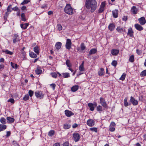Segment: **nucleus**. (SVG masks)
Masks as SVG:
<instances>
[{"label": "nucleus", "mask_w": 146, "mask_h": 146, "mask_svg": "<svg viewBox=\"0 0 146 146\" xmlns=\"http://www.w3.org/2000/svg\"><path fill=\"white\" fill-rule=\"evenodd\" d=\"M64 10L65 13L69 15H71L73 13V9L69 4L66 5L64 8Z\"/></svg>", "instance_id": "1"}, {"label": "nucleus", "mask_w": 146, "mask_h": 146, "mask_svg": "<svg viewBox=\"0 0 146 146\" xmlns=\"http://www.w3.org/2000/svg\"><path fill=\"white\" fill-rule=\"evenodd\" d=\"M72 42L70 39H67L65 45V46L66 48L68 50H70Z\"/></svg>", "instance_id": "2"}, {"label": "nucleus", "mask_w": 146, "mask_h": 146, "mask_svg": "<svg viewBox=\"0 0 146 146\" xmlns=\"http://www.w3.org/2000/svg\"><path fill=\"white\" fill-rule=\"evenodd\" d=\"M105 5L106 3L105 2H102L101 3L100 8L98 10L99 13H101L104 11Z\"/></svg>", "instance_id": "3"}, {"label": "nucleus", "mask_w": 146, "mask_h": 146, "mask_svg": "<svg viewBox=\"0 0 146 146\" xmlns=\"http://www.w3.org/2000/svg\"><path fill=\"white\" fill-rule=\"evenodd\" d=\"M100 103L102 106L105 108L107 107V104L105 99L102 98H100Z\"/></svg>", "instance_id": "4"}, {"label": "nucleus", "mask_w": 146, "mask_h": 146, "mask_svg": "<svg viewBox=\"0 0 146 146\" xmlns=\"http://www.w3.org/2000/svg\"><path fill=\"white\" fill-rule=\"evenodd\" d=\"M73 136L74 140L75 142H77L79 140L80 137L79 133H74L73 134Z\"/></svg>", "instance_id": "5"}, {"label": "nucleus", "mask_w": 146, "mask_h": 146, "mask_svg": "<svg viewBox=\"0 0 146 146\" xmlns=\"http://www.w3.org/2000/svg\"><path fill=\"white\" fill-rule=\"evenodd\" d=\"M97 4V2L95 0H92V12L96 9Z\"/></svg>", "instance_id": "6"}, {"label": "nucleus", "mask_w": 146, "mask_h": 146, "mask_svg": "<svg viewBox=\"0 0 146 146\" xmlns=\"http://www.w3.org/2000/svg\"><path fill=\"white\" fill-rule=\"evenodd\" d=\"M35 94L36 96L37 97L40 98H42L44 96V94L42 92L37 91L35 92Z\"/></svg>", "instance_id": "7"}, {"label": "nucleus", "mask_w": 146, "mask_h": 146, "mask_svg": "<svg viewBox=\"0 0 146 146\" xmlns=\"http://www.w3.org/2000/svg\"><path fill=\"white\" fill-rule=\"evenodd\" d=\"M130 101L133 106H137L138 104V101L133 96L130 97Z\"/></svg>", "instance_id": "8"}, {"label": "nucleus", "mask_w": 146, "mask_h": 146, "mask_svg": "<svg viewBox=\"0 0 146 146\" xmlns=\"http://www.w3.org/2000/svg\"><path fill=\"white\" fill-rule=\"evenodd\" d=\"M85 5L87 9H90L91 7V1L86 0Z\"/></svg>", "instance_id": "9"}, {"label": "nucleus", "mask_w": 146, "mask_h": 146, "mask_svg": "<svg viewBox=\"0 0 146 146\" xmlns=\"http://www.w3.org/2000/svg\"><path fill=\"white\" fill-rule=\"evenodd\" d=\"M131 11L133 14L135 15L137 13L138 11L136 7L133 6L131 9Z\"/></svg>", "instance_id": "10"}, {"label": "nucleus", "mask_w": 146, "mask_h": 146, "mask_svg": "<svg viewBox=\"0 0 146 146\" xmlns=\"http://www.w3.org/2000/svg\"><path fill=\"white\" fill-rule=\"evenodd\" d=\"M138 21L141 25H143L146 23V21L144 17H142L139 19Z\"/></svg>", "instance_id": "11"}, {"label": "nucleus", "mask_w": 146, "mask_h": 146, "mask_svg": "<svg viewBox=\"0 0 146 146\" xmlns=\"http://www.w3.org/2000/svg\"><path fill=\"white\" fill-rule=\"evenodd\" d=\"M65 113L66 116L68 117H70L71 115H74V113H73L71 111L68 110H65Z\"/></svg>", "instance_id": "12"}, {"label": "nucleus", "mask_w": 146, "mask_h": 146, "mask_svg": "<svg viewBox=\"0 0 146 146\" xmlns=\"http://www.w3.org/2000/svg\"><path fill=\"white\" fill-rule=\"evenodd\" d=\"M18 35L17 34H15L13 37V42L14 43H15L19 41L18 38Z\"/></svg>", "instance_id": "13"}, {"label": "nucleus", "mask_w": 146, "mask_h": 146, "mask_svg": "<svg viewBox=\"0 0 146 146\" xmlns=\"http://www.w3.org/2000/svg\"><path fill=\"white\" fill-rule=\"evenodd\" d=\"M134 26L135 29L138 31H141L143 29V27L138 24H135Z\"/></svg>", "instance_id": "14"}, {"label": "nucleus", "mask_w": 146, "mask_h": 146, "mask_svg": "<svg viewBox=\"0 0 146 146\" xmlns=\"http://www.w3.org/2000/svg\"><path fill=\"white\" fill-rule=\"evenodd\" d=\"M113 16L115 18H117L118 16V11L115 9L112 11Z\"/></svg>", "instance_id": "15"}, {"label": "nucleus", "mask_w": 146, "mask_h": 146, "mask_svg": "<svg viewBox=\"0 0 146 146\" xmlns=\"http://www.w3.org/2000/svg\"><path fill=\"white\" fill-rule=\"evenodd\" d=\"M116 30L118 32L120 33L125 31V29L124 28H121L120 27H117Z\"/></svg>", "instance_id": "16"}, {"label": "nucleus", "mask_w": 146, "mask_h": 146, "mask_svg": "<svg viewBox=\"0 0 146 146\" xmlns=\"http://www.w3.org/2000/svg\"><path fill=\"white\" fill-rule=\"evenodd\" d=\"M133 32L132 28H129L127 35H129L130 37H132L133 36Z\"/></svg>", "instance_id": "17"}, {"label": "nucleus", "mask_w": 146, "mask_h": 146, "mask_svg": "<svg viewBox=\"0 0 146 146\" xmlns=\"http://www.w3.org/2000/svg\"><path fill=\"white\" fill-rule=\"evenodd\" d=\"M119 50L117 49H112L111 51V53L113 55H117L119 53Z\"/></svg>", "instance_id": "18"}, {"label": "nucleus", "mask_w": 146, "mask_h": 146, "mask_svg": "<svg viewBox=\"0 0 146 146\" xmlns=\"http://www.w3.org/2000/svg\"><path fill=\"white\" fill-rule=\"evenodd\" d=\"M7 122L8 123H13L15 121V119L11 117H7Z\"/></svg>", "instance_id": "19"}, {"label": "nucleus", "mask_w": 146, "mask_h": 146, "mask_svg": "<svg viewBox=\"0 0 146 146\" xmlns=\"http://www.w3.org/2000/svg\"><path fill=\"white\" fill-rule=\"evenodd\" d=\"M115 28V25L113 23L110 24L108 26L109 30L111 31H113Z\"/></svg>", "instance_id": "20"}, {"label": "nucleus", "mask_w": 146, "mask_h": 146, "mask_svg": "<svg viewBox=\"0 0 146 146\" xmlns=\"http://www.w3.org/2000/svg\"><path fill=\"white\" fill-rule=\"evenodd\" d=\"M62 45V43L60 42H56L55 44V46L56 49L58 50L60 48Z\"/></svg>", "instance_id": "21"}, {"label": "nucleus", "mask_w": 146, "mask_h": 146, "mask_svg": "<svg viewBox=\"0 0 146 146\" xmlns=\"http://www.w3.org/2000/svg\"><path fill=\"white\" fill-rule=\"evenodd\" d=\"M29 25V23H27L24 24H21L20 26L21 28L23 29H25L27 28V27Z\"/></svg>", "instance_id": "22"}, {"label": "nucleus", "mask_w": 146, "mask_h": 146, "mask_svg": "<svg viewBox=\"0 0 146 146\" xmlns=\"http://www.w3.org/2000/svg\"><path fill=\"white\" fill-rule=\"evenodd\" d=\"M78 88L79 86H74L71 88V90L73 92H75L78 90Z\"/></svg>", "instance_id": "23"}, {"label": "nucleus", "mask_w": 146, "mask_h": 146, "mask_svg": "<svg viewBox=\"0 0 146 146\" xmlns=\"http://www.w3.org/2000/svg\"><path fill=\"white\" fill-rule=\"evenodd\" d=\"M80 47L81 49L80 50V52H83V50H84L86 48V46L84 43H82L80 45Z\"/></svg>", "instance_id": "24"}, {"label": "nucleus", "mask_w": 146, "mask_h": 146, "mask_svg": "<svg viewBox=\"0 0 146 146\" xmlns=\"http://www.w3.org/2000/svg\"><path fill=\"white\" fill-rule=\"evenodd\" d=\"M34 51L38 54L39 52V47L37 46H36L34 48Z\"/></svg>", "instance_id": "25"}, {"label": "nucleus", "mask_w": 146, "mask_h": 146, "mask_svg": "<svg viewBox=\"0 0 146 146\" xmlns=\"http://www.w3.org/2000/svg\"><path fill=\"white\" fill-rule=\"evenodd\" d=\"M84 62L83 61L82 63L79 66V69L80 71H84L85 70L84 67Z\"/></svg>", "instance_id": "26"}, {"label": "nucleus", "mask_w": 146, "mask_h": 146, "mask_svg": "<svg viewBox=\"0 0 146 146\" xmlns=\"http://www.w3.org/2000/svg\"><path fill=\"white\" fill-rule=\"evenodd\" d=\"M7 127L6 125L3 124H0V131H3Z\"/></svg>", "instance_id": "27"}, {"label": "nucleus", "mask_w": 146, "mask_h": 146, "mask_svg": "<svg viewBox=\"0 0 146 146\" xmlns=\"http://www.w3.org/2000/svg\"><path fill=\"white\" fill-rule=\"evenodd\" d=\"M104 69L101 68L100 70L98 72V74L100 76H102L104 75Z\"/></svg>", "instance_id": "28"}, {"label": "nucleus", "mask_w": 146, "mask_h": 146, "mask_svg": "<svg viewBox=\"0 0 146 146\" xmlns=\"http://www.w3.org/2000/svg\"><path fill=\"white\" fill-rule=\"evenodd\" d=\"M2 51L3 52H5L6 54L9 55H12L13 54V52L10 51L8 50H3Z\"/></svg>", "instance_id": "29"}, {"label": "nucleus", "mask_w": 146, "mask_h": 146, "mask_svg": "<svg viewBox=\"0 0 146 146\" xmlns=\"http://www.w3.org/2000/svg\"><path fill=\"white\" fill-rule=\"evenodd\" d=\"M127 98L126 97L125 98L124 100V105L125 107H127L129 106V104L127 102Z\"/></svg>", "instance_id": "30"}, {"label": "nucleus", "mask_w": 146, "mask_h": 146, "mask_svg": "<svg viewBox=\"0 0 146 146\" xmlns=\"http://www.w3.org/2000/svg\"><path fill=\"white\" fill-rule=\"evenodd\" d=\"M0 122L3 125L6 123V119L4 117H1L0 119Z\"/></svg>", "instance_id": "31"}, {"label": "nucleus", "mask_w": 146, "mask_h": 146, "mask_svg": "<svg viewBox=\"0 0 146 146\" xmlns=\"http://www.w3.org/2000/svg\"><path fill=\"white\" fill-rule=\"evenodd\" d=\"M21 20L23 21H26V19L25 18V14L24 13H22L21 14Z\"/></svg>", "instance_id": "32"}, {"label": "nucleus", "mask_w": 146, "mask_h": 146, "mask_svg": "<svg viewBox=\"0 0 146 146\" xmlns=\"http://www.w3.org/2000/svg\"><path fill=\"white\" fill-rule=\"evenodd\" d=\"M30 56L31 57L35 58L37 57L36 54L34 53L33 52H31L29 54Z\"/></svg>", "instance_id": "33"}, {"label": "nucleus", "mask_w": 146, "mask_h": 146, "mask_svg": "<svg viewBox=\"0 0 146 146\" xmlns=\"http://www.w3.org/2000/svg\"><path fill=\"white\" fill-rule=\"evenodd\" d=\"M126 76V74L124 73L123 74L121 77L119 78V80L122 81H123L125 80Z\"/></svg>", "instance_id": "34"}, {"label": "nucleus", "mask_w": 146, "mask_h": 146, "mask_svg": "<svg viewBox=\"0 0 146 146\" xmlns=\"http://www.w3.org/2000/svg\"><path fill=\"white\" fill-rule=\"evenodd\" d=\"M64 78H67L70 77V75L69 73H64L62 74Z\"/></svg>", "instance_id": "35"}, {"label": "nucleus", "mask_w": 146, "mask_h": 146, "mask_svg": "<svg viewBox=\"0 0 146 146\" xmlns=\"http://www.w3.org/2000/svg\"><path fill=\"white\" fill-rule=\"evenodd\" d=\"M42 70L39 68H37V69L35 70V72L36 74H41L42 72Z\"/></svg>", "instance_id": "36"}, {"label": "nucleus", "mask_w": 146, "mask_h": 146, "mask_svg": "<svg viewBox=\"0 0 146 146\" xmlns=\"http://www.w3.org/2000/svg\"><path fill=\"white\" fill-rule=\"evenodd\" d=\"M66 64L68 67H71V64L70 63V61L69 60H67L66 61Z\"/></svg>", "instance_id": "37"}, {"label": "nucleus", "mask_w": 146, "mask_h": 146, "mask_svg": "<svg viewBox=\"0 0 146 146\" xmlns=\"http://www.w3.org/2000/svg\"><path fill=\"white\" fill-rule=\"evenodd\" d=\"M140 76L141 77H143L146 76V70L142 71L140 73Z\"/></svg>", "instance_id": "38"}, {"label": "nucleus", "mask_w": 146, "mask_h": 146, "mask_svg": "<svg viewBox=\"0 0 146 146\" xmlns=\"http://www.w3.org/2000/svg\"><path fill=\"white\" fill-rule=\"evenodd\" d=\"M129 61L131 62H133L134 61V56L133 55H131L129 57Z\"/></svg>", "instance_id": "39"}, {"label": "nucleus", "mask_w": 146, "mask_h": 146, "mask_svg": "<svg viewBox=\"0 0 146 146\" xmlns=\"http://www.w3.org/2000/svg\"><path fill=\"white\" fill-rule=\"evenodd\" d=\"M97 110L98 111H102L103 110V108L100 105H99L96 107Z\"/></svg>", "instance_id": "40"}, {"label": "nucleus", "mask_w": 146, "mask_h": 146, "mask_svg": "<svg viewBox=\"0 0 146 146\" xmlns=\"http://www.w3.org/2000/svg\"><path fill=\"white\" fill-rule=\"evenodd\" d=\"M11 5H9L7 8V12H8L9 13H10L12 11V9H11Z\"/></svg>", "instance_id": "41"}, {"label": "nucleus", "mask_w": 146, "mask_h": 146, "mask_svg": "<svg viewBox=\"0 0 146 146\" xmlns=\"http://www.w3.org/2000/svg\"><path fill=\"white\" fill-rule=\"evenodd\" d=\"M11 65L13 68H15L16 69L17 67V64L14 63L12 62H11Z\"/></svg>", "instance_id": "42"}, {"label": "nucleus", "mask_w": 146, "mask_h": 146, "mask_svg": "<svg viewBox=\"0 0 146 146\" xmlns=\"http://www.w3.org/2000/svg\"><path fill=\"white\" fill-rule=\"evenodd\" d=\"M71 127V125L68 124H64V128L65 129H67L70 128Z\"/></svg>", "instance_id": "43"}, {"label": "nucleus", "mask_w": 146, "mask_h": 146, "mask_svg": "<svg viewBox=\"0 0 146 146\" xmlns=\"http://www.w3.org/2000/svg\"><path fill=\"white\" fill-rule=\"evenodd\" d=\"M117 64V62L116 60H113L111 63V65L115 67Z\"/></svg>", "instance_id": "44"}, {"label": "nucleus", "mask_w": 146, "mask_h": 146, "mask_svg": "<svg viewBox=\"0 0 146 146\" xmlns=\"http://www.w3.org/2000/svg\"><path fill=\"white\" fill-rule=\"evenodd\" d=\"M50 74L53 78H56L57 77V74L55 72H52Z\"/></svg>", "instance_id": "45"}, {"label": "nucleus", "mask_w": 146, "mask_h": 146, "mask_svg": "<svg viewBox=\"0 0 146 146\" xmlns=\"http://www.w3.org/2000/svg\"><path fill=\"white\" fill-rule=\"evenodd\" d=\"M57 27L58 30L59 31L61 30L62 29V27L60 24H58L57 25Z\"/></svg>", "instance_id": "46"}, {"label": "nucleus", "mask_w": 146, "mask_h": 146, "mask_svg": "<svg viewBox=\"0 0 146 146\" xmlns=\"http://www.w3.org/2000/svg\"><path fill=\"white\" fill-rule=\"evenodd\" d=\"M54 130H50L48 133V135L50 136H52L54 134Z\"/></svg>", "instance_id": "47"}, {"label": "nucleus", "mask_w": 146, "mask_h": 146, "mask_svg": "<svg viewBox=\"0 0 146 146\" xmlns=\"http://www.w3.org/2000/svg\"><path fill=\"white\" fill-rule=\"evenodd\" d=\"M136 51L137 54L139 55H141L142 53V50H139L138 49H137Z\"/></svg>", "instance_id": "48"}, {"label": "nucleus", "mask_w": 146, "mask_h": 146, "mask_svg": "<svg viewBox=\"0 0 146 146\" xmlns=\"http://www.w3.org/2000/svg\"><path fill=\"white\" fill-rule=\"evenodd\" d=\"M97 106V104L96 103H94L93 104L92 103V111L94 110V108Z\"/></svg>", "instance_id": "49"}, {"label": "nucleus", "mask_w": 146, "mask_h": 146, "mask_svg": "<svg viewBox=\"0 0 146 146\" xmlns=\"http://www.w3.org/2000/svg\"><path fill=\"white\" fill-rule=\"evenodd\" d=\"M87 124L89 126H91V119H88L87 122Z\"/></svg>", "instance_id": "50"}, {"label": "nucleus", "mask_w": 146, "mask_h": 146, "mask_svg": "<svg viewBox=\"0 0 146 146\" xmlns=\"http://www.w3.org/2000/svg\"><path fill=\"white\" fill-rule=\"evenodd\" d=\"M29 95L28 94L25 95L23 98V100L25 101H26L29 99Z\"/></svg>", "instance_id": "51"}, {"label": "nucleus", "mask_w": 146, "mask_h": 146, "mask_svg": "<svg viewBox=\"0 0 146 146\" xmlns=\"http://www.w3.org/2000/svg\"><path fill=\"white\" fill-rule=\"evenodd\" d=\"M29 96L30 97H32L34 94V92L31 90H30L29 91Z\"/></svg>", "instance_id": "52"}, {"label": "nucleus", "mask_w": 146, "mask_h": 146, "mask_svg": "<svg viewBox=\"0 0 146 146\" xmlns=\"http://www.w3.org/2000/svg\"><path fill=\"white\" fill-rule=\"evenodd\" d=\"M12 10L15 11H20L19 9L16 6L15 7L12 8Z\"/></svg>", "instance_id": "53"}, {"label": "nucleus", "mask_w": 146, "mask_h": 146, "mask_svg": "<svg viewBox=\"0 0 146 146\" xmlns=\"http://www.w3.org/2000/svg\"><path fill=\"white\" fill-rule=\"evenodd\" d=\"M92 131L96 133L98 132V128L96 127H92Z\"/></svg>", "instance_id": "54"}, {"label": "nucleus", "mask_w": 146, "mask_h": 146, "mask_svg": "<svg viewBox=\"0 0 146 146\" xmlns=\"http://www.w3.org/2000/svg\"><path fill=\"white\" fill-rule=\"evenodd\" d=\"M8 102H10L12 104H14L15 102V101L13 98H10L8 100Z\"/></svg>", "instance_id": "55"}, {"label": "nucleus", "mask_w": 146, "mask_h": 146, "mask_svg": "<svg viewBox=\"0 0 146 146\" xmlns=\"http://www.w3.org/2000/svg\"><path fill=\"white\" fill-rule=\"evenodd\" d=\"M115 128L112 127L110 126L109 130L111 132L114 131L115 130Z\"/></svg>", "instance_id": "56"}, {"label": "nucleus", "mask_w": 146, "mask_h": 146, "mask_svg": "<svg viewBox=\"0 0 146 146\" xmlns=\"http://www.w3.org/2000/svg\"><path fill=\"white\" fill-rule=\"evenodd\" d=\"M21 54L23 58H25L26 55V52L24 50L21 51Z\"/></svg>", "instance_id": "57"}, {"label": "nucleus", "mask_w": 146, "mask_h": 146, "mask_svg": "<svg viewBox=\"0 0 146 146\" xmlns=\"http://www.w3.org/2000/svg\"><path fill=\"white\" fill-rule=\"evenodd\" d=\"M69 143L68 142L66 141L64 142L63 145V146H69Z\"/></svg>", "instance_id": "58"}, {"label": "nucleus", "mask_w": 146, "mask_h": 146, "mask_svg": "<svg viewBox=\"0 0 146 146\" xmlns=\"http://www.w3.org/2000/svg\"><path fill=\"white\" fill-rule=\"evenodd\" d=\"M97 50L96 48L92 49V54H95Z\"/></svg>", "instance_id": "59"}, {"label": "nucleus", "mask_w": 146, "mask_h": 146, "mask_svg": "<svg viewBox=\"0 0 146 146\" xmlns=\"http://www.w3.org/2000/svg\"><path fill=\"white\" fill-rule=\"evenodd\" d=\"M28 2L29 1L28 0H24L23 1V2L21 4V5H23L25 4L28 3Z\"/></svg>", "instance_id": "60"}, {"label": "nucleus", "mask_w": 146, "mask_h": 146, "mask_svg": "<svg viewBox=\"0 0 146 146\" xmlns=\"http://www.w3.org/2000/svg\"><path fill=\"white\" fill-rule=\"evenodd\" d=\"M50 86L54 90L55 88L56 85L54 84H50Z\"/></svg>", "instance_id": "61"}, {"label": "nucleus", "mask_w": 146, "mask_h": 146, "mask_svg": "<svg viewBox=\"0 0 146 146\" xmlns=\"http://www.w3.org/2000/svg\"><path fill=\"white\" fill-rule=\"evenodd\" d=\"M115 123L114 122H112L111 123L110 126L113 127L115 126Z\"/></svg>", "instance_id": "62"}, {"label": "nucleus", "mask_w": 146, "mask_h": 146, "mask_svg": "<svg viewBox=\"0 0 146 146\" xmlns=\"http://www.w3.org/2000/svg\"><path fill=\"white\" fill-rule=\"evenodd\" d=\"M11 134V133L10 131H7V134L6 135V137H8Z\"/></svg>", "instance_id": "63"}, {"label": "nucleus", "mask_w": 146, "mask_h": 146, "mask_svg": "<svg viewBox=\"0 0 146 146\" xmlns=\"http://www.w3.org/2000/svg\"><path fill=\"white\" fill-rule=\"evenodd\" d=\"M60 143H56L53 145V146H60Z\"/></svg>", "instance_id": "64"}]
</instances>
